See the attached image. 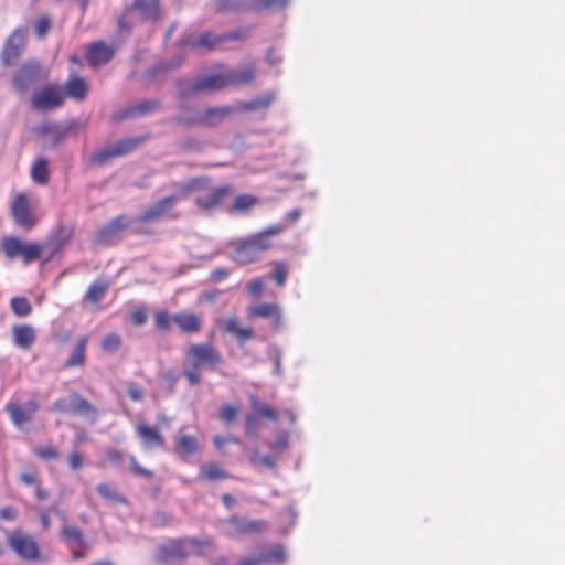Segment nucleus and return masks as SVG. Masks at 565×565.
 <instances>
[{"mask_svg":"<svg viewBox=\"0 0 565 565\" xmlns=\"http://www.w3.org/2000/svg\"><path fill=\"white\" fill-rule=\"evenodd\" d=\"M209 184L207 178H193L186 182L175 184L177 192L164 196L148 209L137 218L139 223H151L161 218H177L179 214L174 211L179 200L188 198L191 193L204 190Z\"/></svg>","mask_w":565,"mask_h":565,"instance_id":"f257e3e1","label":"nucleus"},{"mask_svg":"<svg viewBox=\"0 0 565 565\" xmlns=\"http://www.w3.org/2000/svg\"><path fill=\"white\" fill-rule=\"evenodd\" d=\"M215 547L211 537H178L170 539L158 546L154 561L159 564H168L173 561H184L190 556L202 557L205 551Z\"/></svg>","mask_w":565,"mask_h":565,"instance_id":"f03ea898","label":"nucleus"},{"mask_svg":"<svg viewBox=\"0 0 565 565\" xmlns=\"http://www.w3.org/2000/svg\"><path fill=\"white\" fill-rule=\"evenodd\" d=\"M223 362L222 354L212 343H192L185 351L182 373L190 385L201 383V367L216 370Z\"/></svg>","mask_w":565,"mask_h":565,"instance_id":"7ed1b4c3","label":"nucleus"},{"mask_svg":"<svg viewBox=\"0 0 565 565\" xmlns=\"http://www.w3.org/2000/svg\"><path fill=\"white\" fill-rule=\"evenodd\" d=\"M278 233V227H271L246 239L239 241L234 249L233 259L239 265H246L258 260L260 255L271 247L270 236Z\"/></svg>","mask_w":565,"mask_h":565,"instance_id":"20e7f679","label":"nucleus"},{"mask_svg":"<svg viewBox=\"0 0 565 565\" xmlns=\"http://www.w3.org/2000/svg\"><path fill=\"white\" fill-rule=\"evenodd\" d=\"M1 248L8 259L20 258L24 265H29L39 259L43 252L41 243L23 242L15 236L3 237Z\"/></svg>","mask_w":565,"mask_h":565,"instance_id":"39448f33","label":"nucleus"},{"mask_svg":"<svg viewBox=\"0 0 565 565\" xmlns=\"http://www.w3.org/2000/svg\"><path fill=\"white\" fill-rule=\"evenodd\" d=\"M236 108L231 106L210 107L195 117H177L174 122L180 127L204 126L213 127L232 115Z\"/></svg>","mask_w":565,"mask_h":565,"instance_id":"423d86ee","label":"nucleus"},{"mask_svg":"<svg viewBox=\"0 0 565 565\" xmlns=\"http://www.w3.org/2000/svg\"><path fill=\"white\" fill-rule=\"evenodd\" d=\"M65 103L63 87L57 84H47L35 90L31 104L38 110H52L62 107Z\"/></svg>","mask_w":565,"mask_h":565,"instance_id":"0eeeda50","label":"nucleus"},{"mask_svg":"<svg viewBox=\"0 0 565 565\" xmlns=\"http://www.w3.org/2000/svg\"><path fill=\"white\" fill-rule=\"evenodd\" d=\"M8 543L15 554L26 561L40 558V547L36 541L29 534L14 531L9 534Z\"/></svg>","mask_w":565,"mask_h":565,"instance_id":"6e6552de","label":"nucleus"},{"mask_svg":"<svg viewBox=\"0 0 565 565\" xmlns=\"http://www.w3.org/2000/svg\"><path fill=\"white\" fill-rule=\"evenodd\" d=\"M129 225L130 220L128 216L118 215L98 230L95 236V242L102 246L113 245Z\"/></svg>","mask_w":565,"mask_h":565,"instance_id":"1a4fd4ad","label":"nucleus"},{"mask_svg":"<svg viewBox=\"0 0 565 565\" xmlns=\"http://www.w3.org/2000/svg\"><path fill=\"white\" fill-rule=\"evenodd\" d=\"M11 213L14 222L26 230H31L38 222L36 216L31 210L29 199L24 193H19L14 196L11 204Z\"/></svg>","mask_w":565,"mask_h":565,"instance_id":"9d476101","label":"nucleus"},{"mask_svg":"<svg viewBox=\"0 0 565 565\" xmlns=\"http://www.w3.org/2000/svg\"><path fill=\"white\" fill-rule=\"evenodd\" d=\"M247 317L250 320L262 318L268 319L269 324L274 330H279L282 327V311L277 303L260 302L247 309Z\"/></svg>","mask_w":565,"mask_h":565,"instance_id":"9b49d317","label":"nucleus"},{"mask_svg":"<svg viewBox=\"0 0 565 565\" xmlns=\"http://www.w3.org/2000/svg\"><path fill=\"white\" fill-rule=\"evenodd\" d=\"M233 189L225 184L222 186L211 188L206 193L195 198V204L200 210L210 211L220 206L231 194Z\"/></svg>","mask_w":565,"mask_h":565,"instance_id":"f8f14e48","label":"nucleus"},{"mask_svg":"<svg viewBox=\"0 0 565 565\" xmlns=\"http://www.w3.org/2000/svg\"><path fill=\"white\" fill-rule=\"evenodd\" d=\"M26 36L23 29H15L7 39L1 60L4 65H12L20 57L21 51L25 46Z\"/></svg>","mask_w":565,"mask_h":565,"instance_id":"ddd939ff","label":"nucleus"},{"mask_svg":"<svg viewBox=\"0 0 565 565\" xmlns=\"http://www.w3.org/2000/svg\"><path fill=\"white\" fill-rule=\"evenodd\" d=\"M201 450L200 439L180 429L174 437L173 452L182 460H188Z\"/></svg>","mask_w":565,"mask_h":565,"instance_id":"4468645a","label":"nucleus"},{"mask_svg":"<svg viewBox=\"0 0 565 565\" xmlns=\"http://www.w3.org/2000/svg\"><path fill=\"white\" fill-rule=\"evenodd\" d=\"M114 55L115 51L110 45L97 41L88 45L85 57L90 66L97 67L110 62Z\"/></svg>","mask_w":565,"mask_h":565,"instance_id":"2eb2a0df","label":"nucleus"},{"mask_svg":"<svg viewBox=\"0 0 565 565\" xmlns=\"http://www.w3.org/2000/svg\"><path fill=\"white\" fill-rule=\"evenodd\" d=\"M226 73L211 74L198 78L191 86L190 92L193 94L200 92H218L228 86Z\"/></svg>","mask_w":565,"mask_h":565,"instance_id":"dca6fc26","label":"nucleus"},{"mask_svg":"<svg viewBox=\"0 0 565 565\" xmlns=\"http://www.w3.org/2000/svg\"><path fill=\"white\" fill-rule=\"evenodd\" d=\"M221 330L233 335L239 345L254 338L250 327H242L236 317H227L218 321Z\"/></svg>","mask_w":565,"mask_h":565,"instance_id":"f3484780","label":"nucleus"},{"mask_svg":"<svg viewBox=\"0 0 565 565\" xmlns=\"http://www.w3.org/2000/svg\"><path fill=\"white\" fill-rule=\"evenodd\" d=\"M41 66L38 62H28L23 64L14 75V88L19 92H24L39 78Z\"/></svg>","mask_w":565,"mask_h":565,"instance_id":"a211bd4d","label":"nucleus"},{"mask_svg":"<svg viewBox=\"0 0 565 565\" xmlns=\"http://www.w3.org/2000/svg\"><path fill=\"white\" fill-rule=\"evenodd\" d=\"M226 523L232 526V534L245 535L250 533H262L268 527L265 520H246L244 518L232 516L226 520Z\"/></svg>","mask_w":565,"mask_h":565,"instance_id":"6ab92c4d","label":"nucleus"},{"mask_svg":"<svg viewBox=\"0 0 565 565\" xmlns=\"http://www.w3.org/2000/svg\"><path fill=\"white\" fill-rule=\"evenodd\" d=\"M38 409L39 404L34 399L29 401L25 404V407H22L17 403H8L6 406V411L8 412L12 423L18 427L31 422L32 415L36 413Z\"/></svg>","mask_w":565,"mask_h":565,"instance_id":"aec40b11","label":"nucleus"},{"mask_svg":"<svg viewBox=\"0 0 565 565\" xmlns=\"http://www.w3.org/2000/svg\"><path fill=\"white\" fill-rule=\"evenodd\" d=\"M173 323L181 333H199L202 329V316L195 312L180 311L173 315Z\"/></svg>","mask_w":565,"mask_h":565,"instance_id":"412c9836","label":"nucleus"},{"mask_svg":"<svg viewBox=\"0 0 565 565\" xmlns=\"http://www.w3.org/2000/svg\"><path fill=\"white\" fill-rule=\"evenodd\" d=\"M12 339L18 348L29 350L36 340V330L29 323L14 324L12 327Z\"/></svg>","mask_w":565,"mask_h":565,"instance_id":"4be33fe9","label":"nucleus"},{"mask_svg":"<svg viewBox=\"0 0 565 565\" xmlns=\"http://www.w3.org/2000/svg\"><path fill=\"white\" fill-rule=\"evenodd\" d=\"M62 87L65 93V97L68 96L75 100H84L89 93V84L87 81L75 74L70 75Z\"/></svg>","mask_w":565,"mask_h":565,"instance_id":"5701e85b","label":"nucleus"},{"mask_svg":"<svg viewBox=\"0 0 565 565\" xmlns=\"http://www.w3.org/2000/svg\"><path fill=\"white\" fill-rule=\"evenodd\" d=\"M136 433L145 448L163 447L166 444V439L158 428L147 424H139L136 427Z\"/></svg>","mask_w":565,"mask_h":565,"instance_id":"b1692460","label":"nucleus"},{"mask_svg":"<svg viewBox=\"0 0 565 565\" xmlns=\"http://www.w3.org/2000/svg\"><path fill=\"white\" fill-rule=\"evenodd\" d=\"M248 562L255 563L254 565H280L286 559V553L282 546L277 545L271 550L260 553L258 556L247 557Z\"/></svg>","mask_w":565,"mask_h":565,"instance_id":"393cba45","label":"nucleus"},{"mask_svg":"<svg viewBox=\"0 0 565 565\" xmlns=\"http://www.w3.org/2000/svg\"><path fill=\"white\" fill-rule=\"evenodd\" d=\"M71 409L73 413L82 416L92 415L94 419L97 418L98 409L89 401L85 399L77 392L70 394Z\"/></svg>","mask_w":565,"mask_h":565,"instance_id":"a878e982","label":"nucleus"},{"mask_svg":"<svg viewBox=\"0 0 565 565\" xmlns=\"http://www.w3.org/2000/svg\"><path fill=\"white\" fill-rule=\"evenodd\" d=\"M276 95L274 92L265 93L248 102H238L236 106L237 111H255L258 109L268 108L275 100Z\"/></svg>","mask_w":565,"mask_h":565,"instance_id":"bb28decb","label":"nucleus"},{"mask_svg":"<svg viewBox=\"0 0 565 565\" xmlns=\"http://www.w3.org/2000/svg\"><path fill=\"white\" fill-rule=\"evenodd\" d=\"M88 338L83 335L77 339L71 356L65 361V369L83 366L86 360V347Z\"/></svg>","mask_w":565,"mask_h":565,"instance_id":"cd10ccee","label":"nucleus"},{"mask_svg":"<svg viewBox=\"0 0 565 565\" xmlns=\"http://www.w3.org/2000/svg\"><path fill=\"white\" fill-rule=\"evenodd\" d=\"M131 7L138 10L141 18L146 21H156L159 19V0H135Z\"/></svg>","mask_w":565,"mask_h":565,"instance_id":"c85d7f7f","label":"nucleus"},{"mask_svg":"<svg viewBox=\"0 0 565 565\" xmlns=\"http://www.w3.org/2000/svg\"><path fill=\"white\" fill-rule=\"evenodd\" d=\"M149 136L128 137L110 145L115 154L118 157L126 156L137 149L140 145L148 140Z\"/></svg>","mask_w":565,"mask_h":565,"instance_id":"c756f323","label":"nucleus"},{"mask_svg":"<svg viewBox=\"0 0 565 565\" xmlns=\"http://www.w3.org/2000/svg\"><path fill=\"white\" fill-rule=\"evenodd\" d=\"M228 86H244L254 82L256 71L254 66H247L241 71L226 72Z\"/></svg>","mask_w":565,"mask_h":565,"instance_id":"7c9ffc66","label":"nucleus"},{"mask_svg":"<svg viewBox=\"0 0 565 565\" xmlns=\"http://www.w3.org/2000/svg\"><path fill=\"white\" fill-rule=\"evenodd\" d=\"M159 108V102L154 99L142 100L136 106L127 108L125 111L115 115L116 120H120L127 117L145 115L152 113Z\"/></svg>","mask_w":565,"mask_h":565,"instance_id":"2f4dec72","label":"nucleus"},{"mask_svg":"<svg viewBox=\"0 0 565 565\" xmlns=\"http://www.w3.org/2000/svg\"><path fill=\"white\" fill-rule=\"evenodd\" d=\"M109 287L110 282L107 279H96L93 284L89 285L88 289L86 290L84 300L93 305L98 303L104 298Z\"/></svg>","mask_w":565,"mask_h":565,"instance_id":"473e14b6","label":"nucleus"},{"mask_svg":"<svg viewBox=\"0 0 565 565\" xmlns=\"http://www.w3.org/2000/svg\"><path fill=\"white\" fill-rule=\"evenodd\" d=\"M230 478V475L216 462H207L201 466L199 479L205 481H217Z\"/></svg>","mask_w":565,"mask_h":565,"instance_id":"72a5a7b5","label":"nucleus"},{"mask_svg":"<svg viewBox=\"0 0 565 565\" xmlns=\"http://www.w3.org/2000/svg\"><path fill=\"white\" fill-rule=\"evenodd\" d=\"M63 540L72 546L78 548H86V542L84 539V532L75 525H65L61 531Z\"/></svg>","mask_w":565,"mask_h":565,"instance_id":"f704fd0d","label":"nucleus"},{"mask_svg":"<svg viewBox=\"0 0 565 565\" xmlns=\"http://www.w3.org/2000/svg\"><path fill=\"white\" fill-rule=\"evenodd\" d=\"M31 178L35 183L41 185L49 183L50 169L47 159L42 157L35 159L31 168Z\"/></svg>","mask_w":565,"mask_h":565,"instance_id":"c9c22d12","label":"nucleus"},{"mask_svg":"<svg viewBox=\"0 0 565 565\" xmlns=\"http://www.w3.org/2000/svg\"><path fill=\"white\" fill-rule=\"evenodd\" d=\"M218 39L220 34L215 35L213 32L207 31L200 34L198 39L191 41L189 46L192 49H206L210 51L216 50L222 45L221 40Z\"/></svg>","mask_w":565,"mask_h":565,"instance_id":"e433bc0d","label":"nucleus"},{"mask_svg":"<svg viewBox=\"0 0 565 565\" xmlns=\"http://www.w3.org/2000/svg\"><path fill=\"white\" fill-rule=\"evenodd\" d=\"M290 0H248V10L262 12L275 9H285Z\"/></svg>","mask_w":565,"mask_h":565,"instance_id":"4c0bfd02","label":"nucleus"},{"mask_svg":"<svg viewBox=\"0 0 565 565\" xmlns=\"http://www.w3.org/2000/svg\"><path fill=\"white\" fill-rule=\"evenodd\" d=\"M216 12H239L248 10V0H215Z\"/></svg>","mask_w":565,"mask_h":565,"instance_id":"58836bf2","label":"nucleus"},{"mask_svg":"<svg viewBox=\"0 0 565 565\" xmlns=\"http://www.w3.org/2000/svg\"><path fill=\"white\" fill-rule=\"evenodd\" d=\"M96 491L102 498L114 503L125 504L127 502L126 498L118 493L117 491H115L108 483L102 482L97 484Z\"/></svg>","mask_w":565,"mask_h":565,"instance_id":"ea45409f","label":"nucleus"},{"mask_svg":"<svg viewBox=\"0 0 565 565\" xmlns=\"http://www.w3.org/2000/svg\"><path fill=\"white\" fill-rule=\"evenodd\" d=\"M10 306L18 317H28L32 313V305L25 297H13L10 301Z\"/></svg>","mask_w":565,"mask_h":565,"instance_id":"a19ab883","label":"nucleus"},{"mask_svg":"<svg viewBox=\"0 0 565 565\" xmlns=\"http://www.w3.org/2000/svg\"><path fill=\"white\" fill-rule=\"evenodd\" d=\"M250 405L258 417H264L273 422H276L279 418V414L276 409L269 405L259 403L255 397L252 398Z\"/></svg>","mask_w":565,"mask_h":565,"instance_id":"79ce46f5","label":"nucleus"},{"mask_svg":"<svg viewBox=\"0 0 565 565\" xmlns=\"http://www.w3.org/2000/svg\"><path fill=\"white\" fill-rule=\"evenodd\" d=\"M117 158L111 146L105 147L92 153L90 162L95 166H104L111 159Z\"/></svg>","mask_w":565,"mask_h":565,"instance_id":"37998d69","label":"nucleus"},{"mask_svg":"<svg viewBox=\"0 0 565 565\" xmlns=\"http://www.w3.org/2000/svg\"><path fill=\"white\" fill-rule=\"evenodd\" d=\"M257 202V199L250 194H239L235 198L232 211L244 212L253 207Z\"/></svg>","mask_w":565,"mask_h":565,"instance_id":"c03bdc74","label":"nucleus"},{"mask_svg":"<svg viewBox=\"0 0 565 565\" xmlns=\"http://www.w3.org/2000/svg\"><path fill=\"white\" fill-rule=\"evenodd\" d=\"M121 337L117 333L106 334L102 340V349L107 353H114L121 347Z\"/></svg>","mask_w":565,"mask_h":565,"instance_id":"a18cd8bd","label":"nucleus"},{"mask_svg":"<svg viewBox=\"0 0 565 565\" xmlns=\"http://www.w3.org/2000/svg\"><path fill=\"white\" fill-rule=\"evenodd\" d=\"M271 265L274 267L273 279L277 286H284L288 276V266L281 262H273Z\"/></svg>","mask_w":565,"mask_h":565,"instance_id":"49530a36","label":"nucleus"},{"mask_svg":"<svg viewBox=\"0 0 565 565\" xmlns=\"http://www.w3.org/2000/svg\"><path fill=\"white\" fill-rule=\"evenodd\" d=\"M171 322H173V315H169V312L166 310H160L156 312L154 323L158 330L162 332L169 331Z\"/></svg>","mask_w":565,"mask_h":565,"instance_id":"de8ad7c7","label":"nucleus"},{"mask_svg":"<svg viewBox=\"0 0 565 565\" xmlns=\"http://www.w3.org/2000/svg\"><path fill=\"white\" fill-rule=\"evenodd\" d=\"M51 28H52V21H51V18L46 14L41 15L34 24L35 34L40 39L45 38L46 34L50 32Z\"/></svg>","mask_w":565,"mask_h":565,"instance_id":"09e8293b","label":"nucleus"},{"mask_svg":"<svg viewBox=\"0 0 565 565\" xmlns=\"http://www.w3.org/2000/svg\"><path fill=\"white\" fill-rule=\"evenodd\" d=\"M238 414V407L234 405H223L220 409V418L225 423H232L235 420Z\"/></svg>","mask_w":565,"mask_h":565,"instance_id":"8fccbe9b","label":"nucleus"},{"mask_svg":"<svg viewBox=\"0 0 565 565\" xmlns=\"http://www.w3.org/2000/svg\"><path fill=\"white\" fill-rule=\"evenodd\" d=\"M129 462H130V470L134 475L136 476H141V477H145V478H152L153 477V471L142 467L139 465L137 458L135 456H130L129 457Z\"/></svg>","mask_w":565,"mask_h":565,"instance_id":"3c124183","label":"nucleus"},{"mask_svg":"<svg viewBox=\"0 0 565 565\" xmlns=\"http://www.w3.org/2000/svg\"><path fill=\"white\" fill-rule=\"evenodd\" d=\"M249 461L253 465H262L264 467L274 468L276 466V460L274 457L266 455L259 456L257 452H254L249 457Z\"/></svg>","mask_w":565,"mask_h":565,"instance_id":"603ef678","label":"nucleus"},{"mask_svg":"<svg viewBox=\"0 0 565 565\" xmlns=\"http://www.w3.org/2000/svg\"><path fill=\"white\" fill-rule=\"evenodd\" d=\"M33 451L35 456L46 460L56 459L58 456L57 450L53 446L36 447Z\"/></svg>","mask_w":565,"mask_h":565,"instance_id":"864d4df0","label":"nucleus"},{"mask_svg":"<svg viewBox=\"0 0 565 565\" xmlns=\"http://www.w3.org/2000/svg\"><path fill=\"white\" fill-rule=\"evenodd\" d=\"M246 287L250 297L258 298L262 295L264 288L263 278L256 277L252 279L250 281H248Z\"/></svg>","mask_w":565,"mask_h":565,"instance_id":"5fc2aeb1","label":"nucleus"},{"mask_svg":"<svg viewBox=\"0 0 565 565\" xmlns=\"http://www.w3.org/2000/svg\"><path fill=\"white\" fill-rule=\"evenodd\" d=\"M289 447V436L287 433H281L277 438L269 444V448L274 451H284Z\"/></svg>","mask_w":565,"mask_h":565,"instance_id":"6e6d98bb","label":"nucleus"},{"mask_svg":"<svg viewBox=\"0 0 565 565\" xmlns=\"http://www.w3.org/2000/svg\"><path fill=\"white\" fill-rule=\"evenodd\" d=\"M147 321V310L145 307H137L130 313V322L135 326H142Z\"/></svg>","mask_w":565,"mask_h":565,"instance_id":"4d7b16f0","label":"nucleus"},{"mask_svg":"<svg viewBox=\"0 0 565 565\" xmlns=\"http://www.w3.org/2000/svg\"><path fill=\"white\" fill-rule=\"evenodd\" d=\"M245 38H246V30L239 29V30H236L233 32H226V33L220 34L218 40H221V43L223 44L228 41H241V40H244Z\"/></svg>","mask_w":565,"mask_h":565,"instance_id":"13d9d810","label":"nucleus"},{"mask_svg":"<svg viewBox=\"0 0 565 565\" xmlns=\"http://www.w3.org/2000/svg\"><path fill=\"white\" fill-rule=\"evenodd\" d=\"M67 462H68V466L72 470H79L84 462H83V457L79 452L77 451H72L68 457H67Z\"/></svg>","mask_w":565,"mask_h":565,"instance_id":"bf43d9fd","label":"nucleus"},{"mask_svg":"<svg viewBox=\"0 0 565 565\" xmlns=\"http://www.w3.org/2000/svg\"><path fill=\"white\" fill-rule=\"evenodd\" d=\"M106 459L114 465L120 463L124 460V454L121 450L111 448L106 451Z\"/></svg>","mask_w":565,"mask_h":565,"instance_id":"052dcab7","label":"nucleus"},{"mask_svg":"<svg viewBox=\"0 0 565 565\" xmlns=\"http://www.w3.org/2000/svg\"><path fill=\"white\" fill-rule=\"evenodd\" d=\"M258 415L255 413L246 416L245 430L247 434H252L257 427Z\"/></svg>","mask_w":565,"mask_h":565,"instance_id":"680f3d73","label":"nucleus"},{"mask_svg":"<svg viewBox=\"0 0 565 565\" xmlns=\"http://www.w3.org/2000/svg\"><path fill=\"white\" fill-rule=\"evenodd\" d=\"M20 480L26 486L38 484V476L33 471H24L20 475Z\"/></svg>","mask_w":565,"mask_h":565,"instance_id":"e2e57ef3","label":"nucleus"},{"mask_svg":"<svg viewBox=\"0 0 565 565\" xmlns=\"http://www.w3.org/2000/svg\"><path fill=\"white\" fill-rule=\"evenodd\" d=\"M228 276V270L225 268H215L211 271V280L214 282H218L221 280H224Z\"/></svg>","mask_w":565,"mask_h":565,"instance_id":"0e129e2a","label":"nucleus"},{"mask_svg":"<svg viewBox=\"0 0 565 565\" xmlns=\"http://www.w3.org/2000/svg\"><path fill=\"white\" fill-rule=\"evenodd\" d=\"M18 512L13 507H3L0 510V518L3 520H14Z\"/></svg>","mask_w":565,"mask_h":565,"instance_id":"69168bd1","label":"nucleus"},{"mask_svg":"<svg viewBox=\"0 0 565 565\" xmlns=\"http://www.w3.org/2000/svg\"><path fill=\"white\" fill-rule=\"evenodd\" d=\"M128 396L135 402H140L143 398V391L138 386L128 388Z\"/></svg>","mask_w":565,"mask_h":565,"instance_id":"338daca9","label":"nucleus"},{"mask_svg":"<svg viewBox=\"0 0 565 565\" xmlns=\"http://www.w3.org/2000/svg\"><path fill=\"white\" fill-rule=\"evenodd\" d=\"M52 409L60 413H66L70 409L67 408V401L65 398H58L53 403Z\"/></svg>","mask_w":565,"mask_h":565,"instance_id":"774afa93","label":"nucleus"}]
</instances>
